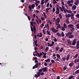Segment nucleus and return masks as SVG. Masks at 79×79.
<instances>
[{
    "label": "nucleus",
    "instance_id": "obj_1",
    "mask_svg": "<svg viewBox=\"0 0 79 79\" xmlns=\"http://www.w3.org/2000/svg\"><path fill=\"white\" fill-rule=\"evenodd\" d=\"M72 34H73V32H69L66 34V36L68 37L69 39H73L74 38V35Z\"/></svg>",
    "mask_w": 79,
    "mask_h": 79
},
{
    "label": "nucleus",
    "instance_id": "obj_2",
    "mask_svg": "<svg viewBox=\"0 0 79 79\" xmlns=\"http://www.w3.org/2000/svg\"><path fill=\"white\" fill-rule=\"evenodd\" d=\"M68 29H70V31L71 32H73L74 31V25L72 24L68 25L67 26Z\"/></svg>",
    "mask_w": 79,
    "mask_h": 79
},
{
    "label": "nucleus",
    "instance_id": "obj_3",
    "mask_svg": "<svg viewBox=\"0 0 79 79\" xmlns=\"http://www.w3.org/2000/svg\"><path fill=\"white\" fill-rule=\"evenodd\" d=\"M42 71H43V72H44V73H45V72H47V68L46 67H44L43 68H41V69H39V72H38V73H42Z\"/></svg>",
    "mask_w": 79,
    "mask_h": 79
},
{
    "label": "nucleus",
    "instance_id": "obj_4",
    "mask_svg": "<svg viewBox=\"0 0 79 79\" xmlns=\"http://www.w3.org/2000/svg\"><path fill=\"white\" fill-rule=\"evenodd\" d=\"M33 28L31 27V32H34V34H36V28H35V26L34 25V26L33 27Z\"/></svg>",
    "mask_w": 79,
    "mask_h": 79
},
{
    "label": "nucleus",
    "instance_id": "obj_5",
    "mask_svg": "<svg viewBox=\"0 0 79 79\" xmlns=\"http://www.w3.org/2000/svg\"><path fill=\"white\" fill-rule=\"evenodd\" d=\"M51 30L52 31L53 33H56V32H58V30L55 29L54 27H52V28H51Z\"/></svg>",
    "mask_w": 79,
    "mask_h": 79
},
{
    "label": "nucleus",
    "instance_id": "obj_6",
    "mask_svg": "<svg viewBox=\"0 0 79 79\" xmlns=\"http://www.w3.org/2000/svg\"><path fill=\"white\" fill-rule=\"evenodd\" d=\"M76 42H77V40L76 39L73 40V42L72 44V45H75L76 44Z\"/></svg>",
    "mask_w": 79,
    "mask_h": 79
},
{
    "label": "nucleus",
    "instance_id": "obj_7",
    "mask_svg": "<svg viewBox=\"0 0 79 79\" xmlns=\"http://www.w3.org/2000/svg\"><path fill=\"white\" fill-rule=\"evenodd\" d=\"M59 8L62 12H63V10H64V9H65V8L63 6H62V8H61V7H59Z\"/></svg>",
    "mask_w": 79,
    "mask_h": 79
},
{
    "label": "nucleus",
    "instance_id": "obj_8",
    "mask_svg": "<svg viewBox=\"0 0 79 79\" xmlns=\"http://www.w3.org/2000/svg\"><path fill=\"white\" fill-rule=\"evenodd\" d=\"M36 74H36L35 75V77L37 78L38 77H40V73H39V72L36 73Z\"/></svg>",
    "mask_w": 79,
    "mask_h": 79
},
{
    "label": "nucleus",
    "instance_id": "obj_9",
    "mask_svg": "<svg viewBox=\"0 0 79 79\" xmlns=\"http://www.w3.org/2000/svg\"><path fill=\"white\" fill-rule=\"evenodd\" d=\"M76 47L77 49H79V41H77V45Z\"/></svg>",
    "mask_w": 79,
    "mask_h": 79
},
{
    "label": "nucleus",
    "instance_id": "obj_10",
    "mask_svg": "<svg viewBox=\"0 0 79 79\" xmlns=\"http://www.w3.org/2000/svg\"><path fill=\"white\" fill-rule=\"evenodd\" d=\"M76 8H77V6L75 5H73V6L72 7V8L73 10H76Z\"/></svg>",
    "mask_w": 79,
    "mask_h": 79
},
{
    "label": "nucleus",
    "instance_id": "obj_11",
    "mask_svg": "<svg viewBox=\"0 0 79 79\" xmlns=\"http://www.w3.org/2000/svg\"><path fill=\"white\" fill-rule=\"evenodd\" d=\"M77 62H78V63H79V59H76L75 60H74V63H76Z\"/></svg>",
    "mask_w": 79,
    "mask_h": 79
},
{
    "label": "nucleus",
    "instance_id": "obj_12",
    "mask_svg": "<svg viewBox=\"0 0 79 79\" xmlns=\"http://www.w3.org/2000/svg\"><path fill=\"white\" fill-rule=\"evenodd\" d=\"M70 56V55L69 54H68L67 55V58H66V60H67V61H68V60L69 59Z\"/></svg>",
    "mask_w": 79,
    "mask_h": 79
},
{
    "label": "nucleus",
    "instance_id": "obj_13",
    "mask_svg": "<svg viewBox=\"0 0 79 79\" xmlns=\"http://www.w3.org/2000/svg\"><path fill=\"white\" fill-rule=\"evenodd\" d=\"M74 63L73 62H72L69 64V66L70 67H72Z\"/></svg>",
    "mask_w": 79,
    "mask_h": 79
},
{
    "label": "nucleus",
    "instance_id": "obj_14",
    "mask_svg": "<svg viewBox=\"0 0 79 79\" xmlns=\"http://www.w3.org/2000/svg\"><path fill=\"white\" fill-rule=\"evenodd\" d=\"M37 55L39 56V58H40L42 55H43V54H42V52H40L39 54V55Z\"/></svg>",
    "mask_w": 79,
    "mask_h": 79
},
{
    "label": "nucleus",
    "instance_id": "obj_15",
    "mask_svg": "<svg viewBox=\"0 0 79 79\" xmlns=\"http://www.w3.org/2000/svg\"><path fill=\"white\" fill-rule=\"evenodd\" d=\"M33 24H36V23H35V22H31V26H33L34 27V25H33Z\"/></svg>",
    "mask_w": 79,
    "mask_h": 79
},
{
    "label": "nucleus",
    "instance_id": "obj_16",
    "mask_svg": "<svg viewBox=\"0 0 79 79\" xmlns=\"http://www.w3.org/2000/svg\"><path fill=\"white\" fill-rule=\"evenodd\" d=\"M56 35H57V36H59V37H61V35L59 32H57L56 33Z\"/></svg>",
    "mask_w": 79,
    "mask_h": 79
},
{
    "label": "nucleus",
    "instance_id": "obj_17",
    "mask_svg": "<svg viewBox=\"0 0 79 79\" xmlns=\"http://www.w3.org/2000/svg\"><path fill=\"white\" fill-rule=\"evenodd\" d=\"M65 17L66 18H70L71 17V15L69 14H68V15H65Z\"/></svg>",
    "mask_w": 79,
    "mask_h": 79
},
{
    "label": "nucleus",
    "instance_id": "obj_18",
    "mask_svg": "<svg viewBox=\"0 0 79 79\" xmlns=\"http://www.w3.org/2000/svg\"><path fill=\"white\" fill-rule=\"evenodd\" d=\"M64 27V28H67V25H66V24L65 23H64V25H63Z\"/></svg>",
    "mask_w": 79,
    "mask_h": 79
},
{
    "label": "nucleus",
    "instance_id": "obj_19",
    "mask_svg": "<svg viewBox=\"0 0 79 79\" xmlns=\"http://www.w3.org/2000/svg\"><path fill=\"white\" fill-rule=\"evenodd\" d=\"M67 43L69 45H71V41H70L69 40L67 41Z\"/></svg>",
    "mask_w": 79,
    "mask_h": 79
},
{
    "label": "nucleus",
    "instance_id": "obj_20",
    "mask_svg": "<svg viewBox=\"0 0 79 79\" xmlns=\"http://www.w3.org/2000/svg\"><path fill=\"white\" fill-rule=\"evenodd\" d=\"M39 73H40V75L41 76H44V72Z\"/></svg>",
    "mask_w": 79,
    "mask_h": 79
},
{
    "label": "nucleus",
    "instance_id": "obj_21",
    "mask_svg": "<svg viewBox=\"0 0 79 79\" xmlns=\"http://www.w3.org/2000/svg\"><path fill=\"white\" fill-rule=\"evenodd\" d=\"M67 69V66L66 65H65V66H64V67L63 69L64 71H65Z\"/></svg>",
    "mask_w": 79,
    "mask_h": 79
},
{
    "label": "nucleus",
    "instance_id": "obj_22",
    "mask_svg": "<svg viewBox=\"0 0 79 79\" xmlns=\"http://www.w3.org/2000/svg\"><path fill=\"white\" fill-rule=\"evenodd\" d=\"M66 11L67 13H72V11L70 10H67Z\"/></svg>",
    "mask_w": 79,
    "mask_h": 79
},
{
    "label": "nucleus",
    "instance_id": "obj_23",
    "mask_svg": "<svg viewBox=\"0 0 79 79\" xmlns=\"http://www.w3.org/2000/svg\"><path fill=\"white\" fill-rule=\"evenodd\" d=\"M78 56V54H77L74 57V59H76V58H77V57Z\"/></svg>",
    "mask_w": 79,
    "mask_h": 79
},
{
    "label": "nucleus",
    "instance_id": "obj_24",
    "mask_svg": "<svg viewBox=\"0 0 79 79\" xmlns=\"http://www.w3.org/2000/svg\"><path fill=\"white\" fill-rule=\"evenodd\" d=\"M48 50V47H46V49H45V52H47Z\"/></svg>",
    "mask_w": 79,
    "mask_h": 79
},
{
    "label": "nucleus",
    "instance_id": "obj_25",
    "mask_svg": "<svg viewBox=\"0 0 79 79\" xmlns=\"http://www.w3.org/2000/svg\"><path fill=\"white\" fill-rule=\"evenodd\" d=\"M57 21L58 23H60V18H59V17H58L57 18Z\"/></svg>",
    "mask_w": 79,
    "mask_h": 79
},
{
    "label": "nucleus",
    "instance_id": "obj_26",
    "mask_svg": "<svg viewBox=\"0 0 79 79\" xmlns=\"http://www.w3.org/2000/svg\"><path fill=\"white\" fill-rule=\"evenodd\" d=\"M50 60L49 58H48L47 60H45V62H50Z\"/></svg>",
    "mask_w": 79,
    "mask_h": 79
},
{
    "label": "nucleus",
    "instance_id": "obj_27",
    "mask_svg": "<svg viewBox=\"0 0 79 79\" xmlns=\"http://www.w3.org/2000/svg\"><path fill=\"white\" fill-rule=\"evenodd\" d=\"M38 67V66H37L36 65H35L34 66H33V69H35L36 68H37Z\"/></svg>",
    "mask_w": 79,
    "mask_h": 79
},
{
    "label": "nucleus",
    "instance_id": "obj_28",
    "mask_svg": "<svg viewBox=\"0 0 79 79\" xmlns=\"http://www.w3.org/2000/svg\"><path fill=\"white\" fill-rule=\"evenodd\" d=\"M56 56L57 58H60V55L58 54H56Z\"/></svg>",
    "mask_w": 79,
    "mask_h": 79
},
{
    "label": "nucleus",
    "instance_id": "obj_29",
    "mask_svg": "<svg viewBox=\"0 0 79 79\" xmlns=\"http://www.w3.org/2000/svg\"><path fill=\"white\" fill-rule=\"evenodd\" d=\"M61 29H62V31H65V28H64L63 27H61Z\"/></svg>",
    "mask_w": 79,
    "mask_h": 79
},
{
    "label": "nucleus",
    "instance_id": "obj_30",
    "mask_svg": "<svg viewBox=\"0 0 79 79\" xmlns=\"http://www.w3.org/2000/svg\"><path fill=\"white\" fill-rule=\"evenodd\" d=\"M54 44H55V43H54V42L52 41V44H50V46L51 47H53V45H54Z\"/></svg>",
    "mask_w": 79,
    "mask_h": 79
},
{
    "label": "nucleus",
    "instance_id": "obj_31",
    "mask_svg": "<svg viewBox=\"0 0 79 79\" xmlns=\"http://www.w3.org/2000/svg\"><path fill=\"white\" fill-rule=\"evenodd\" d=\"M31 7L32 8H34V7H35V4H33L31 5Z\"/></svg>",
    "mask_w": 79,
    "mask_h": 79
},
{
    "label": "nucleus",
    "instance_id": "obj_32",
    "mask_svg": "<svg viewBox=\"0 0 79 79\" xmlns=\"http://www.w3.org/2000/svg\"><path fill=\"white\" fill-rule=\"evenodd\" d=\"M73 78V76H70L68 78V79H71Z\"/></svg>",
    "mask_w": 79,
    "mask_h": 79
},
{
    "label": "nucleus",
    "instance_id": "obj_33",
    "mask_svg": "<svg viewBox=\"0 0 79 79\" xmlns=\"http://www.w3.org/2000/svg\"><path fill=\"white\" fill-rule=\"evenodd\" d=\"M75 16L77 18H79V14L76 15Z\"/></svg>",
    "mask_w": 79,
    "mask_h": 79
},
{
    "label": "nucleus",
    "instance_id": "obj_34",
    "mask_svg": "<svg viewBox=\"0 0 79 79\" xmlns=\"http://www.w3.org/2000/svg\"><path fill=\"white\" fill-rule=\"evenodd\" d=\"M59 15L60 19H61L62 18V15H61V14H59Z\"/></svg>",
    "mask_w": 79,
    "mask_h": 79
},
{
    "label": "nucleus",
    "instance_id": "obj_35",
    "mask_svg": "<svg viewBox=\"0 0 79 79\" xmlns=\"http://www.w3.org/2000/svg\"><path fill=\"white\" fill-rule=\"evenodd\" d=\"M75 73H76V74H79V69L77 70L76 71H75Z\"/></svg>",
    "mask_w": 79,
    "mask_h": 79
},
{
    "label": "nucleus",
    "instance_id": "obj_36",
    "mask_svg": "<svg viewBox=\"0 0 79 79\" xmlns=\"http://www.w3.org/2000/svg\"><path fill=\"white\" fill-rule=\"evenodd\" d=\"M62 60L64 62L65 60H66V57H63L62 58Z\"/></svg>",
    "mask_w": 79,
    "mask_h": 79
},
{
    "label": "nucleus",
    "instance_id": "obj_37",
    "mask_svg": "<svg viewBox=\"0 0 79 79\" xmlns=\"http://www.w3.org/2000/svg\"><path fill=\"white\" fill-rule=\"evenodd\" d=\"M61 35L62 37H64V32H62Z\"/></svg>",
    "mask_w": 79,
    "mask_h": 79
},
{
    "label": "nucleus",
    "instance_id": "obj_38",
    "mask_svg": "<svg viewBox=\"0 0 79 79\" xmlns=\"http://www.w3.org/2000/svg\"><path fill=\"white\" fill-rule=\"evenodd\" d=\"M63 48H61L59 50V52H61L63 51Z\"/></svg>",
    "mask_w": 79,
    "mask_h": 79
},
{
    "label": "nucleus",
    "instance_id": "obj_39",
    "mask_svg": "<svg viewBox=\"0 0 79 79\" xmlns=\"http://www.w3.org/2000/svg\"><path fill=\"white\" fill-rule=\"evenodd\" d=\"M43 15H44V16L45 18H46L47 16H46V14H45V12H43Z\"/></svg>",
    "mask_w": 79,
    "mask_h": 79
},
{
    "label": "nucleus",
    "instance_id": "obj_40",
    "mask_svg": "<svg viewBox=\"0 0 79 79\" xmlns=\"http://www.w3.org/2000/svg\"><path fill=\"white\" fill-rule=\"evenodd\" d=\"M77 28V29H79V24H77L76 25Z\"/></svg>",
    "mask_w": 79,
    "mask_h": 79
},
{
    "label": "nucleus",
    "instance_id": "obj_41",
    "mask_svg": "<svg viewBox=\"0 0 79 79\" xmlns=\"http://www.w3.org/2000/svg\"><path fill=\"white\" fill-rule=\"evenodd\" d=\"M59 47H56V51H58V49H59Z\"/></svg>",
    "mask_w": 79,
    "mask_h": 79
},
{
    "label": "nucleus",
    "instance_id": "obj_42",
    "mask_svg": "<svg viewBox=\"0 0 79 79\" xmlns=\"http://www.w3.org/2000/svg\"><path fill=\"white\" fill-rule=\"evenodd\" d=\"M56 11H60V9H59V8H58V7H56Z\"/></svg>",
    "mask_w": 79,
    "mask_h": 79
},
{
    "label": "nucleus",
    "instance_id": "obj_43",
    "mask_svg": "<svg viewBox=\"0 0 79 79\" xmlns=\"http://www.w3.org/2000/svg\"><path fill=\"white\" fill-rule=\"evenodd\" d=\"M54 40L55 42H57V40L56 39V38L54 39Z\"/></svg>",
    "mask_w": 79,
    "mask_h": 79
},
{
    "label": "nucleus",
    "instance_id": "obj_44",
    "mask_svg": "<svg viewBox=\"0 0 79 79\" xmlns=\"http://www.w3.org/2000/svg\"><path fill=\"white\" fill-rule=\"evenodd\" d=\"M27 17L28 18V19L29 21H30L31 19H30V17H29V16H27Z\"/></svg>",
    "mask_w": 79,
    "mask_h": 79
},
{
    "label": "nucleus",
    "instance_id": "obj_45",
    "mask_svg": "<svg viewBox=\"0 0 79 79\" xmlns=\"http://www.w3.org/2000/svg\"><path fill=\"white\" fill-rule=\"evenodd\" d=\"M67 3L69 5L71 3V1H68L67 2Z\"/></svg>",
    "mask_w": 79,
    "mask_h": 79
},
{
    "label": "nucleus",
    "instance_id": "obj_46",
    "mask_svg": "<svg viewBox=\"0 0 79 79\" xmlns=\"http://www.w3.org/2000/svg\"><path fill=\"white\" fill-rule=\"evenodd\" d=\"M40 37H42V33H40Z\"/></svg>",
    "mask_w": 79,
    "mask_h": 79
},
{
    "label": "nucleus",
    "instance_id": "obj_47",
    "mask_svg": "<svg viewBox=\"0 0 79 79\" xmlns=\"http://www.w3.org/2000/svg\"><path fill=\"white\" fill-rule=\"evenodd\" d=\"M74 4L76 5H78V3H77V2H74Z\"/></svg>",
    "mask_w": 79,
    "mask_h": 79
},
{
    "label": "nucleus",
    "instance_id": "obj_48",
    "mask_svg": "<svg viewBox=\"0 0 79 79\" xmlns=\"http://www.w3.org/2000/svg\"><path fill=\"white\" fill-rule=\"evenodd\" d=\"M35 3H40V1H36Z\"/></svg>",
    "mask_w": 79,
    "mask_h": 79
},
{
    "label": "nucleus",
    "instance_id": "obj_49",
    "mask_svg": "<svg viewBox=\"0 0 79 79\" xmlns=\"http://www.w3.org/2000/svg\"><path fill=\"white\" fill-rule=\"evenodd\" d=\"M55 60H51V63H55Z\"/></svg>",
    "mask_w": 79,
    "mask_h": 79
},
{
    "label": "nucleus",
    "instance_id": "obj_50",
    "mask_svg": "<svg viewBox=\"0 0 79 79\" xmlns=\"http://www.w3.org/2000/svg\"><path fill=\"white\" fill-rule=\"evenodd\" d=\"M34 43L35 44H37V40H36L35 41L34 40Z\"/></svg>",
    "mask_w": 79,
    "mask_h": 79
},
{
    "label": "nucleus",
    "instance_id": "obj_51",
    "mask_svg": "<svg viewBox=\"0 0 79 79\" xmlns=\"http://www.w3.org/2000/svg\"><path fill=\"white\" fill-rule=\"evenodd\" d=\"M47 32L48 35H50V32H49V31H47Z\"/></svg>",
    "mask_w": 79,
    "mask_h": 79
},
{
    "label": "nucleus",
    "instance_id": "obj_52",
    "mask_svg": "<svg viewBox=\"0 0 79 79\" xmlns=\"http://www.w3.org/2000/svg\"><path fill=\"white\" fill-rule=\"evenodd\" d=\"M61 4L62 5H64V3L63 1L61 2Z\"/></svg>",
    "mask_w": 79,
    "mask_h": 79
},
{
    "label": "nucleus",
    "instance_id": "obj_53",
    "mask_svg": "<svg viewBox=\"0 0 79 79\" xmlns=\"http://www.w3.org/2000/svg\"><path fill=\"white\" fill-rule=\"evenodd\" d=\"M66 23L67 24H69V20H66Z\"/></svg>",
    "mask_w": 79,
    "mask_h": 79
},
{
    "label": "nucleus",
    "instance_id": "obj_54",
    "mask_svg": "<svg viewBox=\"0 0 79 79\" xmlns=\"http://www.w3.org/2000/svg\"><path fill=\"white\" fill-rule=\"evenodd\" d=\"M60 12V11H58L57 10H56V14H57V15L59 13V12Z\"/></svg>",
    "mask_w": 79,
    "mask_h": 79
},
{
    "label": "nucleus",
    "instance_id": "obj_55",
    "mask_svg": "<svg viewBox=\"0 0 79 79\" xmlns=\"http://www.w3.org/2000/svg\"><path fill=\"white\" fill-rule=\"evenodd\" d=\"M44 2L43 1H41V5H44Z\"/></svg>",
    "mask_w": 79,
    "mask_h": 79
},
{
    "label": "nucleus",
    "instance_id": "obj_56",
    "mask_svg": "<svg viewBox=\"0 0 79 79\" xmlns=\"http://www.w3.org/2000/svg\"><path fill=\"white\" fill-rule=\"evenodd\" d=\"M35 53L37 54V55H39V53L37 52V51L36 50H35Z\"/></svg>",
    "mask_w": 79,
    "mask_h": 79
},
{
    "label": "nucleus",
    "instance_id": "obj_57",
    "mask_svg": "<svg viewBox=\"0 0 79 79\" xmlns=\"http://www.w3.org/2000/svg\"><path fill=\"white\" fill-rule=\"evenodd\" d=\"M69 6L71 7L73 6V4L70 3V4H69Z\"/></svg>",
    "mask_w": 79,
    "mask_h": 79
},
{
    "label": "nucleus",
    "instance_id": "obj_58",
    "mask_svg": "<svg viewBox=\"0 0 79 79\" xmlns=\"http://www.w3.org/2000/svg\"><path fill=\"white\" fill-rule=\"evenodd\" d=\"M41 19L42 21H44V17H41Z\"/></svg>",
    "mask_w": 79,
    "mask_h": 79
},
{
    "label": "nucleus",
    "instance_id": "obj_59",
    "mask_svg": "<svg viewBox=\"0 0 79 79\" xmlns=\"http://www.w3.org/2000/svg\"><path fill=\"white\" fill-rule=\"evenodd\" d=\"M44 65L45 66H47V63L45 62L44 63Z\"/></svg>",
    "mask_w": 79,
    "mask_h": 79
},
{
    "label": "nucleus",
    "instance_id": "obj_60",
    "mask_svg": "<svg viewBox=\"0 0 79 79\" xmlns=\"http://www.w3.org/2000/svg\"><path fill=\"white\" fill-rule=\"evenodd\" d=\"M79 66H77L76 67V69H79Z\"/></svg>",
    "mask_w": 79,
    "mask_h": 79
},
{
    "label": "nucleus",
    "instance_id": "obj_61",
    "mask_svg": "<svg viewBox=\"0 0 79 79\" xmlns=\"http://www.w3.org/2000/svg\"><path fill=\"white\" fill-rule=\"evenodd\" d=\"M42 54L44 55V56H45L46 55H47V54L44 53V52H42Z\"/></svg>",
    "mask_w": 79,
    "mask_h": 79
},
{
    "label": "nucleus",
    "instance_id": "obj_62",
    "mask_svg": "<svg viewBox=\"0 0 79 79\" xmlns=\"http://www.w3.org/2000/svg\"><path fill=\"white\" fill-rule=\"evenodd\" d=\"M49 6V3H48L46 5V7H48V6Z\"/></svg>",
    "mask_w": 79,
    "mask_h": 79
},
{
    "label": "nucleus",
    "instance_id": "obj_63",
    "mask_svg": "<svg viewBox=\"0 0 79 79\" xmlns=\"http://www.w3.org/2000/svg\"><path fill=\"white\" fill-rule=\"evenodd\" d=\"M35 5L36 6H38V3L37 2H35Z\"/></svg>",
    "mask_w": 79,
    "mask_h": 79
},
{
    "label": "nucleus",
    "instance_id": "obj_64",
    "mask_svg": "<svg viewBox=\"0 0 79 79\" xmlns=\"http://www.w3.org/2000/svg\"><path fill=\"white\" fill-rule=\"evenodd\" d=\"M52 11H53V12H54V11H55V8H53Z\"/></svg>",
    "mask_w": 79,
    "mask_h": 79
}]
</instances>
